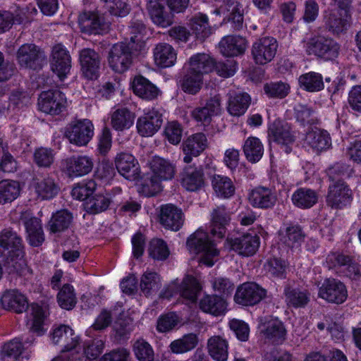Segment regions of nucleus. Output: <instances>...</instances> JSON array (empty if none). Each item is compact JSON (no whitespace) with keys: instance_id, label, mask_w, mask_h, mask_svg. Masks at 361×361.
I'll list each match as a JSON object with an SVG mask.
<instances>
[{"instance_id":"obj_1","label":"nucleus","mask_w":361,"mask_h":361,"mask_svg":"<svg viewBox=\"0 0 361 361\" xmlns=\"http://www.w3.org/2000/svg\"><path fill=\"white\" fill-rule=\"evenodd\" d=\"M0 302L4 309L17 314L28 310L32 317L31 330L38 335L44 332L43 322L45 316L42 307L33 303L28 308L27 299L21 293L16 290H6L2 295Z\"/></svg>"},{"instance_id":"obj_2","label":"nucleus","mask_w":361,"mask_h":361,"mask_svg":"<svg viewBox=\"0 0 361 361\" xmlns=\"http://www.w3.org/2000/svg\"><path fill=\"white\" fill-rule=\"evenodd\" d=\"M187 245L191 251L202 253L200 262L212 267L214 264V258L219 255L214 244L209 239L206 232L202 230L195 231L187 240Z\"/></svg>"},{"instance_id":"obj_3","label":"nucleus","mask_w":361,"mask_h":361,"mask_svg":"<svg viewBox=\"0 0 361 361\" xmlns=\"http://www.w3.org/2000/svg\"><path fill=\"white\" fill-rule=\"evenodd\" d=\"M133 44L127 42L115 44L109 53V64L117 73H123L133 62Z\"/></svg>"},{"instance_id":"obj_4","label":"nucleus","mask_w":361,"mask_h":361,"mask_svg":"<svg viewBox=\"0 0 361 361\" xmlns=\"http://www.w3.org/2000/svg\"><path fill=\"white\" fill-rule=\"evenodd\" d=\"M338 44L331 38L317 37L311 38L305 44L306 52L324 60H333L339 54Z\"/></svg>"},{"instance_id":"obj_5","label":"nucleus","mask_w":361,"mask_h":361,"mask_svg":"<svg viewBox=\"0 0 361 361\" xmlns=\"http://www.w3.org/2000/svg\"><path fill=\"white\" fill-rule=\"evenodd\" d=\"M94 126L88 119L78 120L69 123L65 130V137L77 146H85L92 138Z\"/></svg>"},{"instance_id":"obj_6","label":"nucleus","mask_w":361,"mask_h":361,"mask_svg":"<svg viewBox=\"0 0 361 361\" xmlns=\"http://www.w3.org/2000/svg\"><path fill=\"white\" fill-rule=\"evenodd\" d=\"M325 29L333 35L345 33L350 26L351 15L343 10L328 8L323 15Z\"/></svg>"},{"instance_id":"obj_7","label":"nucleus","mask_w":361,"mask_h":361,"mask_svg":"<svg viewBox=\"0 0 361 361\" xmlns=\"http://www.w3.org/2000/svg\"><path fill=\"white\" fill-rule=\"evenodd\" d=\"M352 199V192L348 185L341 179L333 181L329 185L326 197V204L332 209H341Z\"/></svg>"},{"instance_id":"obj_8","label":"nucleus","mask_w":361,"mask_h":361,"mask_svg":"<svg viewBox=\"0 0 361 361\" xmlns=\"http://www.w3.org/2000/svg\"><path fill=\"white\" fill-rule=\"evenodd\" d=\"M319 297L326 301L335 304H341L348 297L345 284L336 279H326L319 289Z\"/></svg>"},{"instance_id":"obj_9","label":"nucleus","mask_w":361,"mask_h":361,"mask_svg":"<svg viewBox=\"0 0 361 361\" xmlns=\"http://www.w3.org/2000/svg\"><path fill=\"white\" fill-rule=\"evenodd\" d=\"M278 42L271 37H262L252 47V55L256 63L264 65L271 61L276 54Z\"/></svg>"},{"instance_id":"obj_10","label":"nucleus","mask_w":361,"mask_h":361,"mask_svg":"<svg viewBox=\"0 0 361 361\" xmlns=\"http://www.w3.org/2000/svg\"><path fill=\"white\" fill-rule=\"evenodd\" d=\"M266 293V290L255 283H244L237 288L234 300L238 304L252 306L259 302Z\"/></svg>"},{"instance_id":"obj_11","label":"nucleus","mask_w":361,"mask_h":361,"mask_svg":"<svg viewBox=\"0 0 361 361\" xmlns=\"http://www.w3.org/2000/svg\"><path fill=\"white\" fill-rule=\"evenodd\" d=\"M51 68L61 80H64L71 69V57L69 51L61 44L52 48Z\"/></svg>"},{"instance_id":"obj_12","label":"nucleus","mask_w":361,"mask_h":361,"mask_svg":"<svg viewBox=\"0 0 361 361\" xmlns=\"http://www.w3.org/2000/svg\"><path fill=\"white\" fill-rule=\"evenodd\" d=\"M0 247L7 251L11 261L21 260L23 257L22 238L11 228H5L0 233Z\"/></svg>"},{"instance_id":"obj_13","label":"nucleus","mask_w":361,"mask_h":361,"mask_svg":"<svg viewBox=\"0 0 361 361\" xmlns=\"http://www.w3.org/2000/svg\"><path fill=\"white\" fill-rule=\"evenodd\" d=\"M16 59L21 67L37 69L40 62L45 59L44 52L34 44H25L20 47Z\"/></svg>"},{"instance_id":"obj_14","label":"nucleus","mask_w":361,"mask_h":361,"mask_svg":"<svg viewBox=\"0 0 361 361\" xmlns=\"http://www.w3.org/2000/svg\"><path fill=\"white\" fill-rule=\"evenodd\" d=\"M66 104L65 94L59 90L43 92L38 101L39 110L51 115L61 113Z\"/></svg>"},{"instance_id":"obj_15","label":"nucleus","mask_w":361,"mask_h":361,"mask_svg":"<svg viewBox=\"0 0 361 361\" xmlns=\"http://www.w3.org/2000/svg\"><path fill=\"white\" fill-rule=\"evenodd\" d=\"M79 60L84 77L90 80L96 79L101 66L99 54L92 49L85 48L80 51Z\"/></svg>"},{"instance_id":"obj_16","label":"nucleus","mask_w":361,"mask_h":361,"mask_svg":"<svg viewBox=\"0 0 361 361\" xmlns=\"http://www.w3.org/2000/svg\"><path fill=\"white\" fill-rule=\"evenodd\" d=\"M163 123L162 114L152 108L138 118L136 127L138 133L142 137L152 136L161 128Z\"/></svg>"},{"instance_id":"obj_17","label":"nucleus","mask_w":361,"mask_h":361,"mask_svg":"<svg viewBox=\"0 0 361 361\" xmlns=\"http://www.w3.org/2000/svg\"><path fill=\"white\" fill-rule=\"evenodd\" d=\"M226 242L232 250L244 257L253 255L259 245V237L250 233L234 238H228Z\"/></svg>"},{"instance_id":"obj_18","label":"nucleus","mask_w":361,"mask_h":361,"mask_svg":"<svg viewBox=\"0 0 361 361\" xmlns=\"http://www.w3.org/2000/svg\"><path fill=\"white\" fill-rule=\"evenodd\" d=\"M114 161L118 173L126 179L134 180L138 178L139 164L133 154L127 152L118 153Z\"/></svg>"},{"instance_id":"obj_19","label":"nucleus","mask_w":361,"mask_h":361,"mask_svg":"<svg viewBox=\"0 0 361 361\" xmlns=\"http://www.w3.org/2000/svg\"><path fill=\"white\" fill-rule=\"evenodd\" d=\"M160 224L166 228L178 231L184 222L182 210L172 204L162 205L159 214Z\"/></svg>"},{"instance_id":"obj_20","label":"nucleus","mask_w":361,"mask_h":361,"mask_svg":"<svg viewBox=\"0 0 361 361\" xmlns=\"http://www.w3.org/2000/svg\"><path fill=\"white\" fill-rule=\"evenodd\" d=\"M20 220L23 221L27 234V240L32 246H39L44 240V235L41 220L31 216L30 212L21 214Z\"/></svg>"},{"instance_id":"obj_21","label":"nucleus","mask_w":361,"mask_h":361,"mask_svg":"<svg viewBox=\"0 0 361 361\" xmlns=\"http://www.w3.org/2000/svg\"><path fill=\"white\" fill-rule=\"evenodd\" d=\"M78 25L82 32L100 35L107 28L103 18L97 13L84 11L78 16Z\"/></svg>"},{"instance_id":"obj_22","label":"nucleus","mask_w":361,"mask_h":361,"mask_svg":"<svg viewBox=\"0 0 361 361\" xmlns=\"http://www.w3.org/2000/svg\"><path fill=\"white\" fill-rule=\"evenodd\" d=\"M51 339L55 345H61L63 353L74 349L78 344V336L67 325H60L55 328L51 334Z\"/></svg>"},{"instance_id":"obj_23","label":"nucleus","mask_w":361,"mask_h":361,"mask_svg":"<svg viewBox=\"0 0 361 361\" xmlns=\"http://www.w3.org/2000/svg\"><path fill=\"white\" fill-rule=\"evenodd\" d=\"M64 168L69 177H79L89 173L93 161L87 156H72L64 161Z\"/></svg>"},{"instance_id":"obj_24","label":"nucleus","mask_w":361,"mask_h":361,"mask_svg":"<svg viewBox=\"0 0 361 361\" xmlns=\"http://www.w3.org/2000/svg\"><path fill=\"white\" fill-rule=\"evenodd\" d=\"M224 4L214 13L217 15L222 14L232 24L235 30H239L243 27V16L242 6L236 0L223 1Z\"/></svg>"},{"instance_id":"obj_25","label":"nucleus","mask_w":361,"mask_h":361,"mask_svg":"<svg viewBox=\"0 0 361 361\" xmlns=\"http://www.w3.org/2000/svg\"><path fill=\"white\" fill-rule=\"evenodd\" d=\"M259 328L264 336L272 343H281L286 338V330L277 318H265Z\"/></svg>"},{"instance_id":"obj_26","label":"nucleus","mask_w":361,"mask_h":361,"mask_svg":"<svg viewBox=\"0 0 361 361\" xmlns=\"http://www.w3.org/2000/svg\"><path fill=\"white\" fill-rule=\"evenodd\" d=\"M207 139L204 133H198L189 136L183 144V152L185 154L184 162H191L192 157L200 155L207 148Z\"/></svg>"},{"instance_id":"obj_27","label":"nucleus","mask_w":361,"mask_h":361,"mask_svg":"<svg viewBox=\"0 0 361 361\" xmlns=\"http://www.w3.org/2000/svg\"><path fill=\"white\" fill-rule=\"evenodd\" d=\"M248 200L254 207L269 209L275 205L277 197L270 188L257 187L250 192Z\"/></svg>"},{"instance_id":"obj_28","label":"nucleus","mask_w":361,"mask_h":361,"mask_svg":"<svg viewBox=\"0 0 361 361\" xmlns=\"http://www.w3.org/2000/svg\"><path fill=\"white\" fill-rule=\"evenodd\" d=\"M166 0H149L147 10L152 21L163 27L173 23V15L167 11L165 7Z\"/></svg>"},{"instance_id":"obj_29","label":"nucleus","mask_w":361,"mask_h":361,"mask_svg":"<svg viewBox=\"0 0 361 361\" xmlns=\"http://www.w3.org/2000/svg\"><path fill=\"white\" fill-rule=\"evenodd\" d=\"M221 111V98L219 95H215L207 100L203 107L195 109L192 113V117L198 123L206 126L212 120V117L217 115Z\"/></svg>"},{"instance_id":"obj_30","label":"nucleus","mask_w":361,"mask_h":361,"mask_svg":"<svg viewBox=\"0 0 361 361\" xmlns=\"http://www.w3.org/2000/svg\"><path fill=\"white\" fill-rule=\"evenodd\" d=\"M181 185L187 190L195 192L204 185V174L201 168L188 166L181 174Z\"/></svg>"},{"instance_id":"obj_31","label":"nucleus","mask_w":361,"mask_h":361,"mask_svg":"<svg viewBox=\"0 0 361 361\" xmlns=\"http://www.w3.org/2000/svg\"><path fill=\"white\" fill-rule=\"evenodd\" d=\"M211 233L214 236L222 238L226 233V226L231 220V214L224 206H219L212 212Z\"/></svg>"},{"instance_id":"obj_32","label":"nucleus","mask_w":361,"mask_h":361,"mask_svg":"<svg viewBox=\"0 0 361 361\" xmlns=\"http://www.w3.org/2000/svg\"><path fill=\"white\" fill-rule=\"evenodd\" d=\"M155 64L161 68H169L176 61L177 54L173 47L167 43H159L154 49Z\"/></svg>"},{"instance_id":"obj_33","label":"nucleus","mask_w":361,"mask_h":361,"mask_svg":"<svg viewBox=\"0 0 361 361\" xmlns=\"http://www.w3.org/2000/svg\"><path fill=\"white\" fill-rule=\"evenodd\" d=\"M188 69L191 73H197L202 76L214 69V60L209 54L198 53L192 56L188 61Z\"/></svg>"},{"instance_id":"obj_34","label":"nucleus","mask_w":361,"mask_h":361,"mask_svg":"<svg viewBox=\"0 0 361 361\" xmlns=\"http://www.w3.org/2000/svg\"><path fill=\"white\" fill-rule=\"evenodd\" d=\"M246 48V41L240 36H226L219 42L220 51L226 56H235L243 54Z\"/></svg>"},{"instance_id":"obj_35","label":"nucleus","mask_w":361,"mask_h":361,"mask_svg":"<svg viewBox=\"0 0 361 361\" xmlns=\"http://www.w3.org/2000/svg\"><path fill=\"white\" fill-rule=\"evenodd\" d=\"M286 302L295 308L305 307L310 300V293L303 288L286 286L284 288Z\"/></svg>"},{"instance_id":"obj_36","label":"nucleus","mask_w":361,"mask_h":361,"mask_svg":"<svg viewBox=\"0 0 361 361\" xmlns=\"http://www.w3.org/2000/svg\"><path fill=\"white\" fill-rule=\"evenodd\" d=\"M32 185L37 196L42 200H49L57 195L59 188L54 180L49 177L35 178Z\"/></svg>"},{"instance_id":"obj_37","label":"nucleus","mask_w":361,"mask_h":361,"mask_svg":"<svg viewBox=\"0 0 361 361\" xmlns=\"http://www.w3.org/2000/svg\"><path fill=\"white\" fill-rule=\"evenodd\" d=\"M305 142L318 152L327 149L331 145V137L327 131L312 128L306 134Z\"/></svg>"},{"instance_id":"obj_38","label":"nucleus","mask_w":361,"mask_h":361,"mask_svg":"<svg viewBox=\"0 0 361 361\" xmlns=\"http://www.w3.org/2000/svg\"><path fill=\"white\" fill-rule=\"evenodd\" d=\"M152 175L161 181L170 180L175 174V166L169 160L155 157L150 162Z\"/></svg>"},{"instance_id":"obj_39","label":"nucleus","mask_w":361,"mask_h":361,"mask_svg":"<svg viewBox=\"0 0 361 361\" xmlns=\"http://www.w3.org/2000/svg\"><path fill=\"white\" fill-rule=\"evenodd\" d=\"M269 136L271 140L285 145L292 143L295 140L290 126L280 121H276L269 127Z\"/></svg>"},{"instance_id":"obj_40","label":"nucleus","mask_w":361,"mask_h":361,"mask_svg":"<svg viewBox=\"0 0 361 361\" xmlns=\"http://www.w3.org/2000/svg\"><path fill=\"white\" fill-rule=\"evenodd\" d=\"M133 90L136 95L146 100H152L157 98L159 94L158 88L142 76L134 79Z\"/></svg>"},{"instance_id":"obj_41","label":"nucleus","mask_w":361,"mask_h":361,"mask_svg":"<svg viewBox=\"0 0 361 361\" xmlns=\"http://www.w3.org/2000/svg\"><path fill=\"white\" fill-rule=\"evenodd\" d=\"M200 308L204 312L218 317L226 310V302L217 295H206L200 301Z\"/></svg>"},{"instance_id":"obj_42","label":"nucleus","mask_w":361,"mask_h":361,"mask_svg":"<svg viewBox=\"0 0 361 361\" xmlns=\"http://www.w3.org/2000/svg\"><path fill=\"white\" fill-rule=\"evenodd\" d=\"M280 241L290 247H298L304 240L305 234L297 225H288L279 231Z\"/></svg>"},{"instance_id":"obj_43","label":"nucleus","mask_w":361,"mask_h":361,"mask_svg":"<svg viewBox=\"0 0 361 361\" xmlns=\"http://www.w3.org/2000/svg\"><path fill=\"white\" fill-rule=\"evenodd\" d=\"M291 200L295 207L309 209L317 202L318 194L310 188H301L293 192Z\"/></svg>"},{"instance_id":"obj_44","label":"nucleus","mask_w":361,"mask_h":361,"mask_svg":"<svg viewBox=\"0 0 361 361\" xmlns=\"http://www.w3.org/2000/svg\"><path fill=\"white\" fill-rule=\"evenodd\" d=\"M212 186L216 195L221 198H229L235 193V188L231 179L221 175L212 178Z\"/></svg>"},{"instance_id":"obj_45","label":"nucleus","mask_w":361,"mask_h":361,"mask_svg":"<svg viewBox=\"0 0 361 361\" xmlns=\"http://www.w3.org/2000/svg\"><path fill=\"white\" fill-rule=\"evenodd\" d=\"M135 120V114L127 108L118 109L111 116V124L114 129L122 131L130 128Z\"/></svg>"},{"instance_id":"obj_46","label":"nucleus","mask_w":361,"mask_h":361,"mask_svg":"<svg viewBox=\"0 0 361 361\" xmlns=\"http://www.w3.org/2000/svg\"><path fill=\"white\" fill-rule=\"evenodd\" d=\"M208 351L216 361H226L228 358L227 341L219 336L211 337L207 341Z\"/></svg>"},{"instance_id":"obj_47","label":"nucleus","mask_w":361,"mask_h":361,"mask_svg":"<svg viewBox=\"0 0 361 361\" xmlns=\"http://www.w3.org/2000/svg\"><path fill=\"white\" fill-rule=\"evenodd\" d=\"M200 290V286L197 279L192 276H186L178 289L180 296L188 302H194Z\"/></svg>"},{"instance_id":"obj_48","label":"nucleus","mask_w":361,"mask_h":361,"mask_svg":"<svg viewBox=\"0 0 361 361\" xmlns=\"http://www.w3.org/2000/svg\"><path fill=\"white\" fill-rule=\"evenodd\" d=\"M243 152L246 159L250 162L256 163L263 156L264 147L259 139L255 137H250L244 143Z\"/></svg>"},{"instance_id":"obj_49","label":"nucleus","mask_w":361,"mask_h":361,"mask_svg":"<svg viewBox=\"0 0 361 361\" xmlns=\"http://www.w3.org/2000/svg\"><path fill=\"white\" fill-rule=\"evenodd\" d=\"M298 82L301 88L310 92H319L324 88L322 75L315 72L302 74L299 77Z\"/></svg>"},{"instance_id":"obj_50","label":"nucleus","mask_w":361,"mask_h":361,"mask_svg":"<svg viewBox=\"0 0 361 361\" xmlns=\"http://www.w3.org/2000/svg\"><path fill=\"white\" fill-rule=\"evenodd\" d=\"M73 216L66 209H62L53 214L49 222L51 233L62 232L67 229L71 224Z\"/></svg>"},{"instance_id":"obj_51","label":"nucleus","mask_w":361,"mask_h":361,"mask_svg":"<svg viewBox=\"0 0 361 361\" xmlns=\"http://www.w3.org/2000/svg\"><path fill=\"white\" fill-rule=\"evenodd\" d=\"M20 185L18 182L4 180L0 181V204L11 202L20 194Z\"/></svg>"},{"instance_id":"obj_52","label":"nucleus","mask_w":361,"mask_h":361,"mask_svg":"<svg viewBox=\"0 0 361 361\" xmlns=\"http://www.w3.org/2000/svg\"><path fill=\"white\" fill-rule=\"evenodd\" d=\"M180 86L185 92L190 94H196L201 89L203 83V77L197 73H191L188 69L179 82Z\"/></svg>"},{"instance_id":"obj_53","label":"nucleus","mask_w":361,"mask_h":361,"mask_svg":"<svg viewBox=\"0 0 361 361\" xmlns=\"http://www.w3.org/2000/svg\"><path fill=\"white\" fill-rule=\"evenodd\" d=\"M250 102V97L247 93L231 96L228 100V111L230 114L240 116L245 114Z\"/></svg>"},{"instance_id":"obj_54","label":"nucleus","mask_w":361,"mask_h":361,"mask_svg":"<svg viewBox=\"0 0 361 361\" xmlns=\"http://www.w3.org/2000/svg\"><path fill=\"white\" fill-rule=\"evenodd\" d=\"M197 343V336L195 334L190 333L173 341L170 345V348L174 353H184L194 349Z\"/></svg>"},{"instance_id":"obj_55","label":"nucleus","mask_w":361,"mask_h":361,"mask_svg":"<svg viewBox=\"0 0 361 361\" xmlns=\"http://www.w3.org/2000/svg\"><path fill=\"white\" fill-rule=\"evenodd\" d=\"M140 286L142 292L148 296L159 290L161 279L156 272L146 271L141 277Z\"/></svg>"},{"instance_id":"obj_56","label":"nucleus","mask_w":361,"mask_h":361,"mask_svg":"<svg viewBox=\"0 0 361 361\" xmlns=\"http://www.w3.org/2000/svg\"><path fill=\"white\" fill-rule=\"evenodd\" d=\"M59 306L66 310H72L77 302L74 288L69 284H65L57 295Z\"/></svg>"},{"instance_id":"obj_57","label":"nucleus","mask_w":361,"mask_h":361,"mask_svg":"<svg viewBox=\"0 0 361 361\" xmlns=\"http://www.w3.org/2000/svg\"><path fill=\"white\" fill-rule=\"evenodd\" d=\"M191 29L193 30L197 38L204 39L212 33L209 26L208 18L206 15L199 14L194 16L190 21Z\"/></svg>"},{"instance_id":"obj_58","label":"nucleus","mask_w":361,"mask_h":361,"mask_svg":"<svg viewBox=\"0 0 361 361\" xmlns=\"http://www.w3.org/2000/svg\"><path fill=\"white\" fill-rule=\"evenodd\" d=\"M148 252L155 260H165L169 255L166 243L159 238H154L149 242Z\"/></svg>"},{"instance_id":"obj_59","label":"nucleus","mask_w":361,"mask_h":361,"mask_svg":"<svg viewBox=\"0 0 361 361\" xmlns=\"http://www.w3.org/2000/svg\"><path fill=\"white\" fill-rule=\"evenodd\" d=\"M133 352L139 361H154V353L152 346L145 340H137L133 345Z\"/></svg>"},{"instance_id":"obj_60","label":"nucleus","mask_w":361,"mask_h":361,"mask_svg":"<svg viewBox=\"0 0 361 361\" xmlns=\"http://www.w3.org/2000/svg\"><path fill=\"white\" fill-rule=\"evenodd\" d=\"M111 202L109 195H97L88 200L86 207L89 212L97 214L107 209Z\"/></svg>"},{"instance_id":"obj_61","label":"nucleus","mask_w":361,"mask_h":361,"mask_svg":"<svg viewBox=\"0 0 361 361\" xmlns=\"http://www.w3.org/2000/svg\"><path fill=\"white\" fill-rule=\"evenodd\" d=\"M97 188L94 180L83 181L77 184L72 190V196L78 200H85L90 197Z\"/></svg>"},{"instance_id":"obj_62","label":"nucleus","mask_w":361,"mask_h":361,"mask_svg":"<svg viewBox=\"0 0 361 361\" xmlns=\"http://www.w3.org/2000/svg\"><path fill=\"white\" fill-rule=\"evenodd\" d=\"M162 189L161 181L152 174L144 180L140 185L138 191L145 196L152 197L156 195Z\"/></svg>"},{"instance_id":"obj_63","label":"nucleus","mask_w":361,"mask_h":361,"mask_svg":"<svg viewBox=\"0 0 361 361\" xmlns=\"http://www.w3.org/2000/svg\"><path fill=\"white\" fill-rule=\"evenodd\" d=\"M264 90L269 97L282 99L288 95L290 86L283 82H270L264 85Z\"/></svg>"},{"instance_id":"obj_64","label":"nucleus","mask_w":361,"mask_h":361,"mask_svg":"<svg viewBox=\"0 0 361 361\" xmlns=\"http://www.w3.org/2000/svg\"><path fill=\"white\" fill-rule=\"evenodd\" d=\"M23 350L22 343L12 341L4 345L1 353L2 361H16Z\"/></svg>"}]
</instances>
